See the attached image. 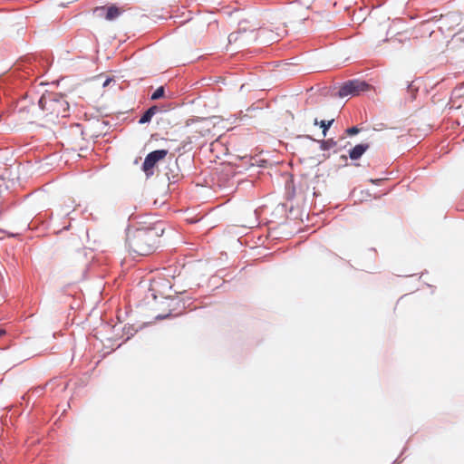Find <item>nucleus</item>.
I'll list each match as a JSON object with an SVG mask.
<instances>
[{
	"label": "nucleus",
	"instance_id": "obj_11",
	"mask_svg": "<svg viewBox=\"0 0 464 464\" xmlns=\"http://www.w3.org/2000/svg\"><path fill=\"white\" fill-rule=\"evenodd\" d=\"M107 8L108 6H97L94 8L93 10V14L95 16L99 17V18H104L105 19V14H106V12H107Z\"/></svg>",
	"mask_w": 464,
	"mask_h": 464
},
{
	"label": "nucleus",
	"instance_id": "obj_12",
	"mask_svg": "<svg viewBox=\"0 0 464 464\" xmlns=\"http://www.w3.org/2000/svg\"><path fill=\"white\" fill-rule=\"evenodd\" d=\"M165 90L163 86L159 87L151 95V100H158L164 96Z\"/></svg>",
	"mask_w": 464,
	"mask_h": 464
},
{
	"label": "nucleus",
	"instance_id": "obj_3",
	"mask_svg": "<svg viewBox=\"0 0 464 464\" xmlns=\"http://www.w3.org/2000/svg\"><path fill=\"white\" fill-rule=\"evenodd\" d=\"M371 89V85L363 81L352 80L344 82L338 91V96L344 98L346 96L360 95L362 92Z\"/></svg>",
	"mask_w": 464,
	"mask_h": 464
},
{
	"label": "nucleus",
	"instance_id": "obj_1",
	"mask_svg": "<svg viewBox=\"0 0 464 464\" xmlns=\"http://www.w3.org/2000/svg\"><path fill=\"white\" fill-rule=\"evenodd\" d=\"M162 232V228L156 227H140L129 232L126 242L130 251L139 256L152 254L157 248Z\"/></svg>",
	"mask_w": 464,
	"mask_h": 464
},
{
	"label": "nucleus",
	"instance_id": "obj_9",
	"mask_svg": "<svg viewBox=\"0 0 464 464\" xmlns=\"http://www.w3.org/2000/svg\"><path fill=\"white\" fill-rule=\"evenodd\" d=\"M333 122L334 120L319 121L318 119L316 118L314 121V125H319L323 129V134L324 137L326 136V132L328 129L332 126Z\"/></svg>",
	"mask_w": 464,
	"mask_h": 464
},
{
	"label": "nucleus",
	"instance_id": "obj_15",
	"mask_svg": "<svg viewBox=\"0 0 464 464\" xmlns=\"http://www.w3.org/2000/svg\"><path fill=\"white\" fill-rule=\"evenodd\" d=\"M3 184L0 183V188H2Z\"/></svg>",
	"mask_w": 464,
	"mask_h": 464
},
{
	"label": "nucleus",
	"instance_id": "obj_5",
	"mask_svg": "<svg viewBox=\"0 0 464 464\" xmlns=\"http://www.w3.org/2000/svg\"><path fill=\"white\" fill-rule=\"evenodd\" d=\"M19 113L22 120L33 123L39 118L41 111L39 105L32 103L30 106L21 107Z\"/></svg>",
	"mask_w": 464,
	"mask_h": 464
},
{
	"label": "nucleus",
	"instance_id": "obj_6",
	"mask_svg": "<svg viewBox=\"0 0 464 464\" xmlns=\"http://www.w3.org/2000/svg\"><path fill=\"white\" fill-rule=\"evenodd\" d=\"M369 149V144L367 143H362L354 146L352 150L349 151V157L352 160H358L362 157V155Z\"/></svg>",
	"mask_w": 464,
	"mask_h": 464
},
{
	"label": "nucleus",
	"instance_id": "obj_14",
	"mask_svg": "<svg viewBox=\"0 0 464 464\" xmlns=\"http://www.w3.org/2000/svg\"><path fill=\"white\" fill-rule=\"evenodd\" d=\"M5 334V330L0 327V337Z\"/></svg>",
	"mask_w": 464,
	"mask_h": 464
},
{
	"label": "nucleus",
	"instance_id": "obj_2",
	"mask_svg": "<svg viewBox=\"0 0 464 464\" xmlns=\"http://www.w3.org/2000/svg\"><path fill=\"white\" fill-rule=\"evenodd\" d=\"M69 102L59 93L48 92L39 100V108L44 118L53 121L58 117H66L69 111Z\"/></svg>",
	"mask_w": 464,
	"mask_h": 464
},
{
	"label": "nucleus",
	"instance_id": "obj_13",
	"mask_svg": "<svg viewBox=\"0 0 464 464\" xmlns=\"http://www.w3.org/2000/svg\"><path fill=\"white\" fill-rule=\"evenodd\" d=\"M359 131H360V130L355 126L346 130V132L348 135H355V134L359 133Z\"/></svg>",
	"mask_w": 464,
	"mask_h": 464
},
{
	"label": "nucleus",
	"instance_id": "obj_4",
	"mask_svg": "<svg viewBox=\"0 0 464 464\" xmlns=\"http://www.w3.org/2000/svg\"><path fill=\"white\" fill-rule=\"evenodd\" d=\"M168 154L167 150H158L151 151L149 153L142 164V169L146 173L147 176H150L153 174V169L156 166V164L163 160Z\"/></svg>",
	"mask_w": 464,
	"mask_h": 464
},
{
	"label": "nucleus",
	"instance_id": "obj_10",
	"mask_svg": "<svg viewBox=\"0 0 464 464\" xmlns=\"http://www.w3.org/2000/svg\"><path fill=\"white\" fill-rule=\"evenodd\" d=\"M336 144V141H334L333 139L320 141V147L323 150H331L334 148Z\"/></svg>",
	"mask_w": 464,
	"mask_h": 464
},
{
	"label": "nucleus",
	"instance_id": "obj_8",
	"mask_svg": "<svg viewBox=\"0 0 464 464\" xmlns=\"http://www.w3.org/2000/svg\"><path fill=\"white\" fill-rule=\"evenodd\" d=\"M158 111H159V109L157 106H151L140 117V119L139 120V123L145 124L147 122H150L151 118L157 113Z\"/></svg>",
	"mask_w": 464,
	"mask_h": 464
},
{
	"label": "nucleus",
	"instance_id": "obj_7",
	"mask_svg": "<svg viewBox=\"0 0 464 464\" xmlns=\"http://www.w3.org/2000/svg\"><path fill=\"white\" fill-rule=\"evenodd\" d=\"M122 13L123 10L121 8H119L116 5H110L107 8L105 19L108 21H113L116 18H118Z\"/></svg>",
	"mask_w": 464,
	"mask_h": 464
}]
</instances>
